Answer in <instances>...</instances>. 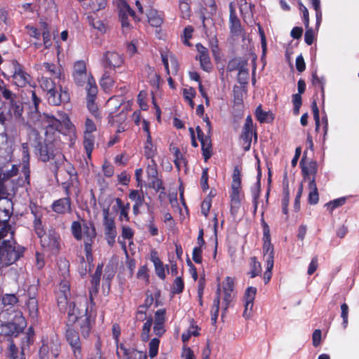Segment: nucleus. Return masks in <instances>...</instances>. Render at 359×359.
<instances>
[{
	"label": "nucleus",
	"instance_id": "nucleus-1",
	"mask_svg": "<svg viewBox=\"0 0 359 359\" xmlns=\"http://www.w3.org/2000/svg\"><path fill=\"white\" fill-rule=\"evenodd\" d=\"M70 229L73 237L76 241H81L83 238V248L88 269H87L85 258L81 257L80 259L82 269L80 270V273L81 276H85L93 266V245L97 236L96 229L93 222L83 220L82 224L79 221H73Z\"/></svg>",
	"mask_w": 359,
	"mask_h": 359
},
{
	"label": "nucleus",
	"instance_id": "nucleus-2",
	"mask_svg": "<svg viewBox=\"0 0 359 359\" xmlns=\"http://www.w3.org/2000/svg\"><path fill=\"white\" fill-rule=\"evenodd\" d=\"M25 327L26 320L20 313L15 315L13 321L2 324L1 326L0 339L3 337H7L10 341L8 355L10 359H25L23 349L19 351L11 339L18 337Z\"/></svg>",
	"mask_w": 359,
	"mask_h": 359
},
{
	"label": "nucleus",
	"instance_id": "nucleus-3",
	"mask_svg": "<svg viewBox=\"0 0 359 359\" xmlns=\"http://www.w3.org/2000/svg\"><path fill=\"white\" fill-rule=\"evenodd\" d=\"M67 323L65 337L69 345L75 359H82V344L79 332L73 327V325L78 320L79 311L74 303L70 304L67 311Z\"/></svg>",
	"mask_w": 359,
	"mask_h": 359
},
{
	"label": "nucleus",
	"instance_id": "nucleus-4",
	"mask_svg": "<svg viewBox=\"0 0 359 359\" xmlns=\"http://www.w3.org/2000/svg\"><path fill=\"white\" fill-rule=\"evenodd\" d=\"M0 96L4 99L2 102L4 111H6L11 118H20L23 112L22 103L2 79H0Z\"/></svg>",
	"mask_w": 359,
	"mask_h": 359
},
{
	"label": "nucleus",
	"instance_id": "nucleus-5",
	"mask_svg": "<svg viewBox=\"0 0 359 359\" xmlns=\"http://www.w3.org/2000/svg\"><path fill=\"white\" fill-rule=\"evenodd\" d=\"M25 250L14 239L3 240L0 244V264L2 266L11 265L23 256Z\"/></svg>",
	"mask_w": 359,
	"mask_h": 359
},
{
	"label": "nucleus",
	"instance_id": "nucleus-6",
	"mask_svg": "<svg viewBox=\"0 0 359 359\" xmlns=\"http://www.w3.org/2000/svg\"><path fill=\"white\" fill-rule=\"evenodd\" d=\"M242 175L241 169L236 165L233 170L232 182L231 184L230 197V213L236 217L241 205V201L244 198L242 190Z\"/></svg>",
	"mask_w": 359,
	"mask_h": 359
},
{
	"label": "nucleus",
	"instance_id": "nucleus-7",
	"mask_svg": "<svg viewBox=\"0 0 359 359\" xmlns=\"http://www.w3.org/2000/svg\"><path fill=\"white\" fill-rule=\"evenodd\" d=\"M56 140L50 136H46L44 140L41 137L36 139L34 151L39 159L43 162H48L55 156Z\"/></svg>",
	"mask_w": 359,
	"mask_h": 359
},
{
	"label": "nucleus",
	"instance_id": "nucleus-8",
	"mask_svg": "<svg viewBox=\"0 0 359 359\" xmlns=\"http://www.w3.org/2000/svg\"><path fill=\"white\" fill-rule=\"evenodd\" d=\"M42 249L52 255H57L60 250V236L54 229H50L48 232L39 238Z\"/></svg>",
	"mask_w": 359,
	"mask_h": 359
},
{
	"label": "nucleus",
	"instance_id": "nucleus-9",
	"mask_svg": "<svg viewBox=\"0 0 359 359\" xmlns=\"http://www.w3.org/2000/svg\"><path fill=\"white\" fill-rule=\"evenodd\" d=\"M79 315L80 313L79 316ZM96 316L95 306H93L92 304H90V305L86 308L84 316H79V319L76 322H79V330L84 339L90 336L93 326L95 323Z\"/></svg>",
	"mask_w": 359,
	"mask_h": 359
},
{
	"label": "nucleus",
	"instance_id": "nucleus-10",
	"mask_svg": "<svg viewBox=\"0 0 359 359\" xmlns=\"http://www.w3.org/2000/svg\"><path fill=\"white\" fill-rule=\"evenodd\" d=\"M61 344L57 337H50L42 339V345L39 351L40 359H49L50 356L56 358L60 353Z\"/></svg>",
	"mask_w": 359,
	"mask_h": 359
},
{
	"label": "nucleus",
	"instance_id": "nucleus-11",
	"mask_svg": "<svg viewBox=\"0 0 359 359\" xmlns=\"http://www.w3.org/2000/svg\"><path fill=\"white\" fill-rule=\"evenodd\" d=\"M102 215L105 240L110 247H113L117 236L115 220L113 217L109 215V208H103Z\"/></svg>",
	"mask_w": 359,
	"mask_h": 359
},
{
	"label": "nucleus",
	"instance_id": "nucleus-12",
	"mask_svg": "<svg viewBox=\"0 0 359 359\" xmlns=\"http://www.w3.org/2000/svg\"><path fill=\"white\" fill-rule=\"evenodd\" d=\"M252 137H254L255 142H257V128L253 124L252 116L248 115L245 118L242 133L241 134V139L243 142V149L246 151L250 149Z\"/></svg>",
	"mask_w": 359,
	"mask_h": 359
},
{
	"label": "nucleus",
	"instance_id": "nucleus-13",
	"mask_svg": "<svg viewBox=\"0 0 359 359\" xmlns=\"http://www.w3.org/2000/svg\"><path fill=\"white\" fill-rule=\"evenodd\" d=\"M263 253L266 257V262L270 266L274 264V248L271 243L270 229L266 223L263 225Z\"/></svg>",
	"mask_w": 359,
	"mask_h": 359
},
{
	"label": "nucleus",
	"instance_id": "nucleus-14",
	"mask_svg": "<svg viewBox=\"0 0 359 359\" xmlns=\"http://www.w3.org/2000/svg\"><path fill=\"white\" fill-rule=\"evenodd\" d=\"M114 3L118 9L119 18L123 28L128 29L130 27L129 16L135 20H139L135 11L130 7L126 0H116Z\"/></svg>",
	"mask_w": 359,
	"mask_h": 359
},
{
	"label": "nucleus",
	"instance_id": "nucleus-15",
	"mask_svg": "<svg viewBox=\"0 0 359 359\" xmlns=\"http://www.w3.org/2000/svg\"><path fill=\"white\" fill-rule=\"evenodd\" d=\"M12 64L13 66L12 78L14 83L20 88L26 86L30 82L31 76L24 70L22 65L17 60H13Z\"/></svg>",
	"mask_w": 359,
	"mask_h": 359
},
{
	"label": "nucleus",
	"instance_id": "nucleus-16",
	"mask_svg": "<svg viewBox=\"0 0 359 359\" xmlns=\"http://www.w3.org/2000/svg\"><path fill=\"white\" fill-rule=\"evenodd\" d=\"M72 76L75 83L79 86H83L90 78H93L90 74L87 73L86 65L83 60L74 63Z\"/></svg>",
	"mask_w": 359,
	"mask_h": 359
},
{
	"label": "nucleus",
	"instance_id": "nucleus-17",
	"mask_svg": "<svg viewBox=\"0 0 359 359\" xmlns=\"http://www.w3.org/2000/svg\"><path fill=\"white\" fill-rule=\"evenodd\" d=\"M46 96L48 103L53 106L67 103L70 100L68 90L66 88H63L60 84H58V88L56 90Z\"/></svg>",
	"mask_w": 359,
	"mask_h": 359
},
{
	"label": "nucleus",
	"instance_id": "nucleus-18",
	"mask_svg": "<svg viewBox=\"0 0 359 359\" xmlns=\"http://www.w3.org/2000/svg\"><path fill=\"white\" fill-rule=\"evenodd\" d=\"M52 210L58 215H66L72 212V201L69 196L55 200L51 205Z\"/></svg>",
	"mask_w": 359,
	"mask_h": 359
},
{
	"label": "nucleus",
	"instance_id": "nucleus-19",
	"mask_svg": "<svg viewBox=\"0 0 359 359\" xmlns=\"http://www.w3.org/2000/svg\"><path fill=\"white\" fill-rule=\"evenodd\" d=\"M123 63V56L116 52L107 51L102 57V64L104 69H115Z\"/></svg>",
	"mask_w": 359,
	"mask_h": 359
},
{
	"label": "nucleus",
	"instance_id": "nucleus-20",
	"mask_svg": "<svg viewBox=\"0 0 359 359\" xmlns=\"http://www.w3.org/2000/svg\"><path fill=\"white\" fill-rule=\"evenodd\" d=\"M234 286V279L229 276L226 277L223 282L222 287L224 292L223 300L225 304L224 310H227L230 303L233 300Z\"/></svg>",
	"mask_w": 359,
	"mask_h": 359
},
{
	"label": "nucleus",
	"instance_id": "nucleus-21",
	"mask_svg": "<svg viewBox=\"0 0 359 359\" xmlns=\"http://www.w3.org/2000/svg\"><path fill=\"white\" fill-rule=\"evenodd\" d=\"M306 152L304 153V155L300 161L299 165L302 168V172L304 180L310 181V175H311L315 177L316 175L318 172V163L316 161H311L309 162L308 165H305L304 162L306 160Z\"/></svg>",
	"mask_w": 359,
	"mask_h": 359
},
{
	"label": "nucleus",
	"instance_id": "nucleus-22",
	"mask_svg": "<svg viewBox=\"0 0 359 359\" xmlns=\"http://www.w3.org/2000/svg\"><path fill=\"white\" fill-rule=\"evenodd\" d=\"M61 187L64 191L65 196L71 198L74 194L78 197L81 194L80 182L79 179H68L67 181L61 183Z\"/></svg>",
	"mask_w": 359,
	"mask_h": 359
},
{
	"label": "nucleus",
	"instance_id": "nucleus-23",
	"mask_svg": "<svg viewBox=\"0 0 359 359\" xmlns=\"http://www.w3.org/2000/svg\"><path fill=\"white\" fill-rule=\"evenodd\" d=\"M120 351H122L123 355L130 359H147L146 352L127 348L122 343L117 344L116 355L118 358L120 357Z\"/></svg>",
	"mask_w": 359,
	"mask_h": 359
},
{
	"label": "nucleus",
	"instance_id": "nucleus-24",
	"mask_svg": "<svg viewBox=\"0 0 359 359\" xmlns=\"http://www.w3.org/2000/svg\"><path fill=\"white\" fill-rule=\"evenodd\" d=\"M29 158L30 156L28 143L24 142L22 144V172L25 175V182L27 184H30Z\"/></svg>",
	"mask_w": 359,
	"mask_h": 359
},
{
	"label": "nucleus",
	"instance_id": "nucleus-25",
	"mask_svg": "<svg viewBox=\"0 0 359 359\" xmlns=\"http://www.w3.org/2000/svg\"><path fill=\"white\" fill-rule=\"evenodd\" d=\"M198 54L196 59L200 62L201 68L205 72H209L212 69V65L209 57L208 49L205 46H197Z\"/></svg>",
	"mask_w": 359,
	"mask_h": 359
},
{
	"label": "nucleus",
	"instance_id": "nucleus-26",
	"mask_svg": "<svg viewBox=\"0 0 359 359\" xmlns=\"http://www.w3.org/2000/svg\"><path fill=\"white\" fill-rule=\"evenodd\" d=\"M41 71L53 79H62L64 75L62 74L60 67L52 62H43L41 65Z\"/></svg>",
	"mask_w": 359,
	"mask_h": 359
},
{
	"label": "nucleus",
	"instance_id": "nucleus-27",
	"mask_svg": "<svg viewBox=\"0 0 359 359\" xmlns=\"http://www.w3.org/2000/svg\"><path fill=\"white\" fill-rule=\"evenodd\" d=\"M150 260L153 262L154 265L155 272L157 276L163 280H165L166 276L165 272V267L163 263L158 257V252L156 251L155 250L151 251Z\"/></svg>",
	"mask_w": 359,
	"mask_h": 359
},
{
	"label": "nucleus",
	"instance_id": "nucleus-28",
	"mask_svg": "<svg viewBox=\"0 0 359 359\" xmlns=\"http://www.w3.org/2000/svg\"><path fill=\"white\" fill-rule=\"evenodd\" d=\"M43 122L46 124V136L48 135V133L49 131H60V129L62 128V123L59 119L56 118L54 116L45 114L43 117Z\"/></svg>",
	"mask_w": 359,
	"mask_h": 359
},
{
	"label": "nucleus",
	"instance_id": "nucleus-29",
	"mask_svg": "<svg viewBox=\"0 0 359 359\" xmlns=\"http://www.w3.org/2000/svg\"><path fill=\"white\" fill-rule=\"evenodd\" d=\"M55 79L43 75L39 80L40 87L46 93V95L58 88V84L55 82Z\"/></svg>",
	"mask_w": 359,
	"mask_h": 359
},
{
	"label": "nucleus",
	"instance_id": "nucleus-30",
	"mask_svg": "<svg viewBox=\"0 0 359 359\" xmlns=\"http://www.w3.org/2000/svg\"><path fill=\"white\" fill-rule=\"evenodd\" d=\"M95 137L93 134H83V146L88 159L92 158V152L95 149Z\"/></svg>",
	"mask_w": 359,
	"mask_h": 359
},
{
	"label": "nucleus",
	"instance_id": "nucleus-31",
	"mask_svg": "<svg viewBox=\"0 0 359 359\" xmlns=\"http://www.w3.org/2000/svg\"><path fill=\"white\" fill-rule=\"evenodd\" d=\"M310 191L308 196V203L310 205H316L319 201V194L316 183V177H312L309 182Z\"/></svg>",
	"mask_w": 359,
	"mask_h": 359
},
{
	"label": "nucleus",
	"instance_id": "nucleus-32",
	"mask_svg": "<svg viewBox=\"0 0 359 359\" xmlns=\"http://www.w3.org/2000/svg\"><path fill=\"white\" fill-rule=\"evenodd\" d=\"M220 297H221V287L220 285H217V288L216 290V295L213 300L212 306L211 309L210 314H211V320L213 323L217 322L219 310V304H220Z\"/></svg>",
	"mask_w": 359,
	"mask_h": 359
},
{
	"label": "nucleus",
	"instance_id": "nucleus-33",
	"mask_svg": "<svg viewBox=\"0 0 359 359\" xmlns=\"http://www.w3.org/2000/svg\"><path fill=\"white\" fill-rule=\"evenodd\" d=\"M255 115L261 123H271L274 120V115L270 111H264L262 109V105H259L255 111Z\"/></svg>",
	"mask_w": 359,
	"mask_h": 359
},
{
	"label": "nucleus",
	"instance_id": "nucleus-34",
	"mask_svg": "<svg viewBox=\"0 0 359 359\" xmlns=\"http://www.w3.org/2000/svg\"><path fill=\"white\" fill-rule=\"evenodd\" d=\"M118 208L120 210V214L118 217L119 221L125 220L126 222L130 221L129 217V210H130V203H127L124 204L121 198H116L115 199Z\"/></svg>",
	"mask_w": 359,
	"mask_h": 359
},
{
	"label": "nucleus",
	"instance_id": "nucleus-35",
	"mask_svg": "<svg viewBox=\"0 0 359 359\" xmlns=\"http://www.w3.org/2000/svg\"><path fill=\"white\" fill-rule=\"evenodd\" d=\"M311 83L313 86L316 89L319 88L321 93V97L323 99V101H324L325 99V79L324 77H320L318 76L316 71L313 72L312 73V79H311Z\"/></svg>",
	"mask_w": 359,
	"mask_h": 359
},
{
	"label": "nucleus",
	"instance_id": "nucleus-36",
	"mask_svg": "<svg viewBox=\"0 0 359 359\" xmlns=\"http://www.w3.org/2000/svg\"><path fill=\"white\" fill-rule=\"evenodd\" d=\"M201 150L204 161L206 162L212 155V142L210 139V134H208L207 139L205 141H201Z\"/></svg>",
	"mask_w": 359,
	"mask_h": 359
},
{
	"label": "nucleus",
	"instance_id": "nucleus-37",
	"mask_svg": "<svg viewBox=\"0 0 359 359\" xmlns=\"http://www.w3.org/2000/svg\"><path fill=\"white\" fill-rule=\"evenodd\" d=\"M100 279L92 278L90 279V287L89 288V300L93 306H95L94 297L97 296L100 289Z\"/></svg>",
	"mask_w": 359,
	"mask_h": 359
},
{
	"label": "nucleus",
	"instance_id": "nucleus-38",
	"mask_svg": "<svg viewBox=\"0 0 359 359\" xmlns=\"http://www.w3.org/2000/svg\"><path fill=\"white\" fill-rule=\"evenodd\" d=\"M86 83L87 97L86 100H95L97 94V86L94 78H90Z\"/></svg>",
	"mask_w": 359,
	"mask_h": 359
},
{
	"label": "nucleus",
	"instance_id": "nucleus-39",
	"mask_svg": "<svg viewBox=\"0 0 359 359\" xmlns=\"http://www.w3.org/2000/svg\"><path fill=\"white\" fill-rule=\"evenodd\" d=\"M147 18L149 24L155 27H160L163 22L161 14L154 10H150L148 12Z\"/></svg>",
	"mask_w": 359,
	"mask_h": 359
},
{
	"label": "nucleus",
	"instance_id": "nucleus-40",
	"mask_svg": "<svg viewBox=\"0 0 359 359\" xmlns=\"http://www.w3.org/2000/svg\"><path fill=\"white\" fill-rule=\"evenodd\" d=\"M230 28L232 33L239 34L241 33V27L239 19L237 18L234 11L231 9L229 16Z\"/></svg>",
	"mask_w": 359,
	"mask_h": 359
},
{
	"label": "nucleus",
	"instance_id": "nucleus-41",
	"mask_svg": "<svg viewBox=\"0 0 359 359\" xmlns=\"http://www.w3.org/2000/svg\"><path fill=\"white\" fill-rule=\"evenodd\" d=\"M14 233L15 231L9 224L8 220H4L2 227L0 229V241L6 240L5 238L8 235H10V238L8 239H14Z\"/></svg>",
	"mask_w": 359,
	"mask_h": 359
},
{
	"label": "nucleus",
	"instance_id": "nucleus-42",
	"mask_svg": "<svg viewBox=\"0 0 359 359\" xmlns=\"http://www.w3.org/2000/svg\"><path fill=\"white\" fill-rule=\"evenodd\" d=\"M256 293L257 289L255 287H248L245 292V303H246V308L250 306V310H252Z\"/></svg>",
	"mask_w": 359,
	"mask_h": 359
},
{
	"label": "nucleus",
	"instance_id": "nucleus-43",
	"mask_svg": "<svg viewBox=\"0 0 359 359\" xmlns=\"http://www.w3.org/2000/svg\"><path fill=\"white\" fill-rule=\"evenodd\" d=\"M149 181V187L154 189L156 192H160V196L161 194H165V187L163 185V180L158 177L155 178L148 179Z\"/></svg>",
	"mask_w": 359,
	"mask_h": 359
},
{
	"label": "nucleus",
	"instance_id": "nucleus-44",
	"mask_svg": "<svg viewBox=\"0 0 359 359\" xmlns=\"http://www.w3.org/2000/svg\"><path fill=\"white\" fill-rule=\"evenodd\" d=\"M282 211L285 215H288V205L290 202V190L288 183L284 184L283 189Z\"/></svg>",
	"mask_w": 359,
	"mask_h": 359
},
{
	"label": "nucleus",
	"instance_id": "nucleus-45",
	"mask_svg": "<svg viewBox=\"0 0 359 359\" xmlns=\"http://www.w3.org/2000/svg\"><path fill=\"white\" fill-rule=\"evenodd\" d=\"M152 323L153 318L150 316L146 319V322L143 325L140 337L142 341L144 342H146L149 339V332Z\"/></svg>",
	"mask_w": 359,
	"mask_h": 359
},
{
	"label": "nucleus",
	"instance_id": "nucleus-46",
	"mask_svg": "<svg viewBox=\"0 0 359 359\" xmlns=\"http://www.w3.org/2000/svg\"><path fill=\"white\" fill-rule=\"evenodd\" d=\"M250 267L251 269L249 272L250 278H255L259 276L262 271L261 264L257 261L256 257H252L250 258Z\"/></svg>",
	"mask_w": 359,
	"mask_h": 359
},
{
	"label": "nucleus",
	"instance_id": "nucleus-47",
	"mask_svg": "<svg viewBox=\"0 0 359 359\" xmlns=\"http://www.w3.org/2000/svg\"><path fill=\"white\" fill-rule=\"evenodd\" d=\"M184 289V282L182 277H176V278L174 280L172 287H171V292L174 294H181Z\"/></svg>",
	"mask_w": 359,
	"mask_h": 359
},
{
	"label": "nucleus",
	"instance_id": "nucleus-48",
	"mask_svg": "<svg viewBox=\"0 0 359 359\" xmlns=\"http://www.w3.org/2000/svg\"><path fill=\"white\" fill-rule=\"evenodd\" d=\"M69 294H59L57 293V306L60 309V311H64L67 308V306L69 305V307L70 306V304H73V302H68V296ZM74 304H75V303L74 302ZM69 309V308L68 309V310Z\"/></svg>",
	"mask_w": 359,
	"mask_h": 359
},
{
	"label": "nucleus",
	"instance_id": "nucleus-49",
	"mask_svg": "<svg viewBox=\"0 0 359 359\" xmlns=\"http://www.w3.org/2000/svg\"><path fill=\"white\" fill-rule=\"evenodd\" d=\"M160 339L158 338H153L149 343V356L151 358L156 357L158 353Z\"/></svg>",
	"mask_w": 359,
	"mask_h": 359
},
{
	"label": "nucleus",
	"instance_id": "nucleus-50",
	"mask_svg": "<svg viewBox=\"0 0 359 359\" xmlns=\"http://www.w3.org/2000/svg\"><path fill=\"white\" fill-rule=\"evenodd\" d=\"M146 172L148 179L155 178L158 176V165L154 159L150 161V163L147 167Z\"/></svg>",
	"mask_w": 359,
	"mask_h": 359
},
{
	"label": "nucleus",
	"instance_id": "nucleus-51",
	"mask_svg": "<svg viewBox=\"0 0 359 359\" xmlns=\"http://www.w3.org/2000/svg\"><path fill=\"white\" fill-rule=\"evenodd\" d=\"M311 109L313 114V119L315 121V130L316 132H318L320 130V114H319V109L317 105V102L316 100H313L311 102Z\"/></svg>",
	"mask_w": 359,
	"mask_h": 359
},
{
	"label": "nucleus",
	"instance_id": "nucleus-52",
	"mask_svg": "<svg viewBox=\"0 0 359 359\" xmlns=\"http://www.w3.org/2000/svg\"><path fill=\"white\" fill-rule=\"evenodd\" d=\"M129 198L134 201V204L143 205L144 201V196L143 192L138 190H131L129 194Z\"/></svg>",
	"mask_w": 359,
	"mask_h": 359
},
{
	"label": "nucleus",
	"instance_id": "nucleus-53",
	"mask_svg": "<svg viewBox=\"0 0 359 359\" xmlns=\"http://www.w3.org/2000/svg\"><path fill=\"white\" fill-rule=\"evenodd\" d=\"M137 278L139 280H144L146 284L149 283V269L146 264L141 266L139 268L137 273Z\"/></svg>",
	"mask_w": 359,
	"mask_h": 359
},
{
	"label": "nucleus",
	"instance_id": "nucleus-54",
	"mask_svg": "<svg viewBox=\"0 0 359 359\" xmlns=\"http://www.w3.org/2000/svg\"><path fill=\"white\" fill-rule=\"evenodd\" d=\"M157 154V149L154 144H144V155L147 159H154L155 156Z\"/></svg>",
	"mask_w": 359,
	"mask_h": 359
},
{
	"label": "nucleus",
	"instance_id": "nucleus-55",
	"mask_svg": "<svg viewBox=\"0 0 359 359\" xmlns=\"http://www.w3.org/2000/svg\"><path fill=\"white\" fill-rule=\"evenodd\" d=\"M33 228L39 238L47 233L45 231L41 219H36L33 220Z\"/></svg>",
	"mask_w": 359,
	"mask_h": 359
},
{
	"label": "nucleus",
	"instance_id": "nucleus-56",
	"mask_svg": "<svg viewBox=\"0 0 359 359\" xmlns=\"http://www.w3.org/2000/svg\"><path fill=\"white\" fill-rule=\"evenodd\" d=\"M100 86L104 88H108L113 86L114 81L113 79L111 77L109 72H104L100 79Z\"/></svg>",
	"mask_w": 359,
	"mask_h": 359
},
{
	"label": "nucleus",
	"instance_id": "nucleus-57",
	"mask_svg": "<svg viewBox=\"0 0 359 359\" xmlns=\"http://www.w3.org/2000/svg\"><path fill=\"white\" fill-rule=\"evenodd\" d=\"M179 8L181 12V15L183 18H187L190 16L191 10L188 0L180 1Z\"/></svg>",
	"mask_w": 359,
	"mask_h": 359
},
{
	"label": "nucleus",
	"instance_id": "nucleus-58",
	"mask_svg": "<svg viewBox=\"0 0 359 359\" xmlns=\"http://www.w3.org/2000/svg\"><path fill=\"white\" fill-rule=\"evenodd\" d=\"M312 6L316 11V26L318 27L322 20V11L320 10V0H310Z\"/></svg>",
	"mask_w": 359,
	"mask_h": 359
},
{
	"label": "nucleus",
	"instance_id": "nucleus-59",
	"mask_svg": "<svg viewBox=\"0 0 359 359\" xmlns=\"http://www.w3.org/2000/svg\"><path fill=\"white\" fill-rule=\"evenodd\" d=\"M208 177H209L208 168H203V171H202V175L201 177L200 184H201V189L204 192L207 191L209 189V185H208Z\"/></svg>",
	"mask_w": 359,
	"mask_h": 359
},
{
	"label": "nucleus",
	"instance_id": "nucleus-60",
	"mask_svg": "<svg viewBox=\"0 0 359 359\" xmlns=\"http://www.w3.org/2000/svg\"><path fill=\"white\" fill-rule=\"evenodd\" d=\"M346 202V198L341 197L330 201L326 203V206L330 212H332L337 208L342 206Z\"/></svg>",
	"mask_w": 359,
	"mask_h": 359
},
{
	"label": "nucleus",
	"instance_id": "nucleus-61",
	"mask_svg": "<svg viewBox=\"0 0 359 359\" xmlns=\"http://www.w3.org/2000/svg\"><path fill=\"white\" fill-rule=\"evenodd\" d=\"M90 7L93 11H99L107 6V0H90Z\"/></svg>",
	"mask_w": 359,
	"mask_h": 359
},
{
	"label": "nucleus",
	"instance_id": "nucleus-62",
	"mask_svg": "<svg viewBox=\"0 0 359 359\" xmlns=\"http://www.w3.org/2000/svg\"><path fill=\"white\" fill-rule=\"evenodd\" d=\"M18 302V298L14 294H6L2 298L4 306H14Z\"/></svg>",
	"mask_w": 359,
	"mask_h": 359
},
{
	"label": "nucleus",
	"instance_id": "nucleus-63",
	"mask_svg": "<svg viewBox=\"0 0 359 359\" xmlns=\"http://www.w3.org/2000/svg\"><path fill=\"white\" fill-rule=\"evenodd\" d=\"M292 103L294 105L293 112L294 114L297 115L299 114V109L302 104V95L299 94H294L292 95Z\"/></svg>",
	"mask_w": 359,
	"mask_h": 359
},
{
	"label": "nucleus",
	"instance_id": "nucleus-64",
	"mask_svg": "<svg viewBox=\"0 0 359 359\" xmlns=\"http://www.w3.org/2000/svg\"><path fill=\"white\" fill-rule=\"evenodd\" d=\"M211 205L212 198L210 196H208L201 203V213L205 217H208Z\"/></svg>",
	"mask_w": 359,
	"mask_h": 359
}]
</instances>
